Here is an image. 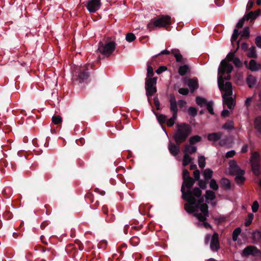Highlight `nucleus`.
Returning <instances> with one entry per match:
<instances>
[{
	"instance_id": "a18cd8bd",
	"label": "nucleus",
	"mask_w": 261,
	"mask_h": 261,
	"mask_svg": "<svg viewBox=\"0 0 261 261\" xmlns=\"http://www.w3.org/2000/svg\"><path fill=\"white\" fill-rule=\"evenodd\" d=\"M2 194L5 198H9L11 195V189L10 188H6L2 191Z\"/></svg>"
},
{
	"instance_id": "f704fd0d",
	"label": "nucleus",
	"mask_w": 261,
	"mask_h": 261,
	"mask_svg": "<svg viewBox=\"0 0 261 261\" xmlns=\"http://www.w3.org/2000/svg\"><path fill=\"white\" fill-rule=\"evenodd\" d=\"M254 126L255 129L261 133V116L256 117L255 119Z\"/></svg>"
},
{
	"instance_id": "ea45409f",
	"label": "nucleus",
	"mask_w": 261,
	"mask_h": 261,
	"mask_svg": "<svg viewBox=\"0 0 261 261\" xmlns=\"http://www.w3.org/2000/svg\"><path fill=\"white\" fill-rule=\"evenodd\" d=\"M177 115L172 114V116L167 121V125L168 127L172 126L175 123V121L176 120Z\"/></svg>"
},
{
	"instance_id": "79ce46f5",
	"label": "nucleus",
	"mask_w": 261,
	"mask_h": 261,
	"mask_svg": "<svg viewBox=\"0 0 261 261\" xmlns=\"http://www.w3.org/2000/svg\"><path fill=\"white\" fill-rule=\"evenodd\" d=\"M208 208L207 204L203 202L200 206V210L204 215H208Z\"/></svg>"
},
{
	"instance_id": "2eb2a0df",
	"label": "nucleus",
	"mask_w": 261,
	"mask_h": 261,
	"mask_svg": "<svg viewBox=\"0 0 261 261\" xmlns=\"http://www.w3.org/2000/svg\"><path fill=\"white\" fill-rule=\"evenodd\" d=\"M227 95L226 94H224L222 95L223 106L227 105L229 109H233L234 107V99L231 96H229V97H227Z\"/></svg>"
},
{
	"instance_id": "c85d7f7f",
	"label": "nucleus",
	"mask_w": 261,
	"mask_h": 261,
	"mask_svg": "<svg viewBox=\"0 0 261 261\" xmlns=\"http://www.w3.org/2000/svg\"><path fill=\"white\" fill-rule=\"evenodd\" d=\"M258 16V13H255L254 12L251 11L248 14H245L244 17L246 20L249 19L253 20L255 19Z\"/></svg>"
},
{
	"instance_id": "4be33fe9",
	"label": "nucleus",
	"mask_w": 261,
	"mask_h": 261,
	"mask_svg": "<svg viewBox=\"0 0 261 261\" xmlns=\"http://www.w3.org/2000/svg\"><path fill=\"white\" fill-rule=\"evenodd\" d=\"M225 91L226 94L227 96H231L232 94V85L230 82H226L224 83V90H222L221 91Z\"/></svg>"
},
{
	"instance_id": "774afa93",
	"label": "nucleus",
	"mask_w": 261,
	"mask_h": 261,
	"mask_svg": "<svg viewBox=\"0 0 261 261\" xmlns=\"http://www.w3.org/2000/svg\"><path fill=\"white\" fill-rule=\"evenodd\" d=\"M255 43L256 46L261 48V36H258L255 38Z\"/></svg>"
},
{
	"instance_id": "a19ab883",
	"label": "nucleus",
	"mask_w": 261,
	"mask_h": 261,
	"mask_svg": "<svg viewBox=\"0 0 261 261\" xmlns=\"http://www.w3.org/2000/svg\"><path fill=\"white\" fill-rule=\"evenodd\" d=\"M170 54V52L168 50H162L160 53L158 54V55H156L152 57V61L153 62H157V58L160 57L161 55H169Z\"/></svg>"
},
{
	"instance_id": "58836bf2",
	"label": "nucleus",
	"mask_w": 261,
	"mask_h": 261,
	"mask_svg": "<svg viewBox=\"0 0 261 261\" xmlns=\"http://www.w3.org/2000/svg\"><path fill=\"white\" fill-rule=\"evenodd\" d=\"M159 122L161 124H164L167 120V117L163 114H155Z\"/></svg>"
},
{
	"instance_id": "6e6552de",
	"label": "nucleus",
	"mask_w": 261,
	"mask_h": 261,
	"mask_svg": "<svg viewBox=\"0 0 261 261\" xmlns=\"http://www.w3.org/2000/svg\"><path fill=\"white\" fill-rule=\"evenodd\" d=\"M116 43L114 41H110L106 44L100 42L98 44V50L102 55L109 57L115 50Z\"/></svg>"
},
{
	"instance_id": "680f3d73",
	"label": "nucleus",
	"mask_w": 261,
	"mask_h": 261,
	"mask_svg": "<svg viewBox=\"0 0 261 261\" xmlns=\"http://www.w3.org/2000/svg\"><path fill=\"white\" fill-rule=\"evenodd\" d=\"M85 198L87 201L89 200L90 203H92L93 202V195L91 193H87L85 196Z\"/></svg>"
},
{
	"instance_id": "1a4fd4ad",
	"label": "nucleus",
	"mask_w": 261,
	"mask_h": 261,
	"mask_svg": "<svg viewBox=\"0 0 261 261\" xmlns=\"http://www.w3.org/2000/svg\"><path fill=\"white\" fill-rule=\"evenodd\" d=\"M230 166L231 167V172L236 174V181L237 183L238 184H243L245 180V178L243 176L245 171L241 169L234 161L230 162Z\"/></svg>"
},
{
	"instance_id": "052dcab7",
	"label": "nucleus",
	"mask_w": 261,
	"mask_h": 261,
	"mask_svg": "<svg viewBox=\"0 0 261 261\" xmlns=\"http://www.w3.org/2000/svg\"><path fill=\"white\" fill-rule=\"evenodd\" d=\"M179 93L184 95H187L189 94V90L188 88H181L178 90Z\"/></svg>"
},
{
	"instance_id": "13d9d810",
	"label": "nucleus",
	"mask_w": 261,
	"mask_h": 261,
	"mask_svg": "<svg viewBox=\"0 0 261 261\" xmlns=\"http://www.w3.org/2000/svg\"><path fill=\"white\" fill-rule=\"evenodd\" d=\"M193 176H194V178H193L195 180V182L196 181H198L200 179V171L199 170L196 169L194 171Z\"/></svg>"
},
{
	"instance_id": "b1692460",
	"label": "nucleus",
	"mask_w": 261,
	"mask_h": 261,
	"mask_svg": "<svg viewBox=\"0 0 261 261\" xmlns=\"http://www.w3.org/2000/svg\"><path fill=\"white\" fill-rule=\"evenodd\" d=\"M197 147L189 145H186L185 147V153L188 154H192L196 152Z\"/></svg>"
},
{
	"instance_id": "412c9836",
	"label": "nucleus",
	"mask_w": 261,
	"mask_h": 261,
	"mask_svg": "<svg viewBox=\"0 0 261 261\" xmlns=\"http://www.w3.org/2000/svg\"><path fill=\"white\" fill-rule=\"evenodd\" d=\"M154 62H153L152 60L150 62H148L147 63V78H152V77L154 75V72L153 70V68L152 67V65H153V63Z\"/></svg>"
},
{
	"instance_id": "5fc2aeb1",
	"label": "nucleus",
	"mask_w": 261,
	"mask_h": 261,
	"mask_svg": "<svg viewBox=\"0 0 261 261\" xmlns=\"http://www.w3.org/2000/svg\"><path fill=\"white\" fill-rule=\"evenodd\" d=\"M250 36L249 28V27H245L241 34V37L248 38Z\"/></svg>"
},
{
	"instance_id": "3c124183",
	"label": "nucleus",
	"mask_w": 261,
	"mask_h": 261,
	"mask_svg": "<svg viewBox=\"0 0 261 261\" xmlns=\"http://www.w3.org/2000/svg\"><path fill=\"white\" fill-rule=\"evenodd\" d=\"M136 37L133 33H128L126 35L125 39L128 42H132L136 39Z\"/></svg>"
},
{
	"instance_id": "4d7b16f0",
	"label": "nucleus",
	"mask_w": 261,
	"mask_h": 261,
	"mask_svg": "<svg viewBox=\"0 0 261 261\" xmlns=\"http://www.w3.org/2000/svg\"><path fill=\"white\" fill-rule=\"evenodd\" d=\"M248 219L245 223V224L246 226H249L251 224L252 221V220L253 219V218H254L253 214H249L248 215Z\"/></svg>"
},
{
	"instance_id": "49530a36",
	"label": "nucleus",
	"mask_w": 261,
	"mask_h": 261,
	"mask_svg": "<svg viewBox=\"0 0 261 261\" xmlns=\"http://www.w3.org/2000/svg\"><path fill=\"white\" fill-rule=\"evenodd\" d=\"M210 187L213 190L217 191L219 189V186L214 179H211L210 182Z\"/></svg>"
},
{
	"instance_id": "7ed1b4c3",
	"label": "nucleus",
	"mask_w": 261,
	"mask_h": 261,
	"mask_svg": "<svg viewBox=\"0 0 261 261\" xmlns=\"http://www.w3.org/2000/svg\"><path fill=\"white\" fill-rule=\"evenodd\" d=\"M195 182V180L192 177H189L188 179L183 180L181 187V192L182 193V198L192 195H194L197 197H199L201 196L202 191L200 188L198 187H195L192 189Z\"/></svg>"
},
{
	"instance_id": "7c9ffc66",
	"label": "nucleus",
	"mask_w": 261,
	"mask_h": 261,
	"mask_svg": "<svg viewBox=\"0 0 261 261\" xmlns=\"http://www.w3.org/2000/svg\"><path fill=\"white\" fill-rule=\"evenodd\" d=\"M233 122L231 120H228L226 123L222 126V128L226 130H231L234 128Z\"/></svg>"
},
{
	"instance_id": "bb28decb",
	"label": "nucleus",
	"mask_w": 261,
	"mask_h": 261,
	"mask_svg": "<svg viewBox=\"0 0 261 261\" xmlns=\"http://www.w3.org/2000/svg\"><path fill=\"white\" fill-rule=\"evenodd\" d=\"M246 82L248 84L249 87L251 88L255 85L256 80L254 76L252 75H249L247 77Z\"/></svg>"
},
{
	"instance_id": "864d4df0",
	"label": "nucleus",
	"mask_w": 261,
	"mask_h": 261,
	"mask_svg": "<svg viewBox=\"0 0 261 261\" xmlns=\"http://www.w3.org/2000/svg\"><path fill=\"white\" fill-rule=\"evenodd\" d=\"M52 122L55 124H59L61 123L62 119L61 117L59 115H54L51 119Z\"/></svg>"
},
{
	"instance_id": "a878e982",
	"label": "nucleus",
	"mask_w": 261,
	"mask_h": 261,
	"mask_svg": "<svg viewBox=\"0 0 261 261\" xmlns=\"http://www.w3.org/2000/svg\"><path fill=\"white\" fill-rule=\"evenodd\" d=\"M220 184L226 190H229L231 188L230 181L226 178H222L221 179Z\"/></svg>"
},
{
	"instance_id": "37998d69",
	"label": "nucleus",
	"mask_w": 261,
	"mask_h": 261,
	"mask_svg": "<svg viewBox=\"0 0 261 261\" xmlns=\"http://www.w3.org/2000/svg\"><path fill=\"white\" fill-rule=\"evenodd\" d=\"M239 34V30L237 29H235L233 30V34L231 38V42L232 45H233L234 42L237 40Z\"/></svg>"
},
{
	"instance_id": "473e14b6",
	"label": "nucleus",
	"mask_w": 261,
	"mask_h": 261,
	"mask_svg": "<svg viewBox=\"0 0 261 261\" xmlns=\"http://www.w3.org/2000/svg\"><path fill=\"white\" fill-rule=\"evenodd\" d=\"M196 103L200 107H203L205 105H207V103H208V102L205 98L200 96L196 97Z\"/></svg>"
},
{
	"instance_id": "a211bd4d",
	"label": "nucleus",
	"mask_w": 261,
	"mask_h": 261,
	"mask_svg": "<svg viewBox=\"0 0 261 261\" xmlns=\"http://www.w3.org/2000/svg\"><path fill=\"white\" fill-rule=\"evenodd\" d=\"M248 68L252 71H257L261 69V64H257L254 60H251L249 63Z\"/></svg>"
},
{
	"instance_id": "4468645a",
	"label": "nucleus",
	"mask_w": 261,
	"mask_h": 261,
	"mask_svg": "<svg viewBox=\"0 0 261 261\" xmlns=\"http://www.w3.org/2000/svg\"><path fill=\"white\" fill-rule=\"evenodd\" d=\"M170 110L172 113V114L177 115L178 108L177 102L175 96L173 94H171L170 96Z\"/></svg>"
},
{
	"instance_id": "c03bdc74",
	"label": "nucleus",
	"mask_w": 261,
	"mask_h": 261,
	"mask_svg": "<svg viewBox=\"0 0 261 261\" xmlns=\"http://www.w3.org/2000/svg\"><path fill=\"white\" fill-rule=\"evenodd\" d=\"M198 185L199 186L200 189L204 190L207 187V184L208 182L207 180H206L205 179L202 180L200 179L198 181Z\"/></svg>"
},
{
	"instance_id": "f8f14e48",
	"label": "nucleus",
	"mask_w": 261,
	"mask_h": 261,
	"mask_svg": "<svg viewBox=\"0 0 261 261\" xmlns=\"http://www.w3.org/2000/svg\"><path fill=\"white\" fill-rule=\"evenodd\" d=\"M259 253V251L256 247L249 245L243 250L242 255L243 256H248L249 255L256 256Z\"/></svg>"
},
{
	"instance_id": "c756f323",
	"label": "nucleus",
	"mask_w": 261,
	"mask_h": 261,
	"mask_svg": "<svg viewBox=\"0 0 261 261\" xmlns=\"http://www.w3.org/2000/svg\"><path fill=\"white\" fill-rule=\"evenodd\" d=\"M34 249L35 251H41L42 252H45L46 251L50 252L51 254H53V250L51 248H46L40 245H37L35 246Z\"/></svg>"
},
{
	"instance_id": "72a5a7b5",
	"label": "nucleus",
	"mask_w": 261,
	"mask_h": 261,
	"mask_svg": "<svg viewBox=\"0 0 261 261\" xmlns=\"http://www.w3.org/2000/svg\"><path fill=\"white\" fill-rule=\"evenodd\" d=\"M247 56L249 58H256L257 56L256 53L255 47L254 46H251L249 49Z\"/></svg>"
},
{
	"instance_id": "09e8293b",
	"label": "nucleus",
	"mask_w": 261,
	"mask_h": 261,
	"mask_svg": "<svg viewBox=\"0 0 261 261\" xmlns=\"http://www.w3.org/2000/svg\"><path fill=\"white\" fill-rule=\"evenodd\" d=\"M188 113L189 115L194 117L197 114V109L193 107H190L189 108L188 110Z\"/></svg>"
},
{
	"instance_id": "f03ea898",
	"label": "nucleus",
	"mask_w": 261,
	"mask_h": 261,
	"mask_svg": "<svg viewBox=\"0 0 261 261\" xmlns=\"http://www.w3.org/2000/svg\"><path fill=\"white\" fill-rule=\"evenodd\" d=\"M192 132L191 126L186 123H181L176 125L173 138L176 144L180 145L185 142Z\"/></svg>"
},
{
	"instance_id": "4c0bfd02",
	"label": "nucleus",
	"mask_w": 261,
	"mask_h": 261,
	"mask_svg": "<svg viewBox=\"0 0 261 261\" xmlns=\"http://www.w3.org/2000/svg\"><path fill=\"white\" fill-rule=\"evenodd\" d=\"M241 232V229L240 227H238L233 230L232 234V238L233 241H236L238 240V236L240 235Z\"/></svg>"
},
{
	"instance_id": "c9c22d12",
	"label": "nucleus",
	"mask_w": 261,
	"mask_h": 261,
	"mask_svg": "<svg viewBox=\"0 0 261 261\" xmlns=\"http://www.w3.org/2000/svg\"><path fill=\"white\" fill-rule=\"evenodd\" d=\"M205 198L207 200H213L216 198L215 193L211 190H207L205 192Z\"/></svg>"
},
{
	"instance_id": "9b49d317",
	"label": "nucleus",
	"mask_w": 261,
	"mask_h": 261,
	"mask_svg": "<svg viewBox=\"0 0 261 261\" xmlns=\"http://www.w3.org/2000/svg\"><path fill=\"white\" fill-rule=\"evenodd\" d=\"M100 6V0H89L86 8L89 12L94 13L99 9Z\"/></svg>"
},
{
	"instance_id": "0e129e2a",
	"label": "nucleus",
	"mask_w": 261,
	"mask_h": 261,
	"mask_svg": "<svg viewBox=\"0 0 261 261\" xmlns=\"http://www.w3.org/2000/svg\"><path fill=\"white\" fill-rule=\"evenodd\" d=\"M259 204L257 201H255L253 203L252 206V211L253 213H256L258 210Z\"/></svg>"
},
{
	"instance_id": "f3484780",
	"label": "nucleus",
	"mask_w": 261,
	"mask_h": 261,
	"mask_svg": "<svg viewBox=\"0 0 261 261\" xmlns=\"http://www.w3.org/2000/svg\"><path fill=\"white\" fill-rule=\"evenodd\" d=\"M179 145H175V144L170 142L168 145V149L170 153L173 156L177 155L179 152Z\"/></svg>"
},
{
	"instance_id": "69168bd1",
	"label": "nucleus",
	"mask_w": 261,
	"mask_h": 261,
	"mask_svg": "<svg viewBox=\"0 0 261 261\" xmlns=\"http://www.w3.org/2000/svg\"><path fill=\"white\" fill-rule=\"evenodd\" d=\"M189 177H191L190 176V173L186 169H184L182 172V179H188Z\"/></svg>"
},
{
	"instance_id": "0eeeda50",
	"label": "nucleus",
	"mask_w": 261,
	"mask_h": 261,
	"mask_svg": "<svg viewBox=\"0 0 261 261\" xmlns=\"http://www.w3.org/2000/svg\"><path fill=\"white\" fill-rule=\"evenodd\" d=\"M157 77L145 78V89L146 91V95L147 97L148 101L151 103L150 97L153 95L157 91L156 89Z\"/></svg>"
},
{
	"instance_id": "5701e85b",
	"label": "nucleus",
	"mask_w": 261,
	"mask_h": 261,
	"mask_svg": "<svg viewBox=\"0 0 261 261\" xmlns=\"http://www.w3.org/2000/svg\"><path fill=\"white\" fill-rule=\"evenodd\" d=\"M240 42V40H238V42H237V47L236 50H234V53L230 52L229 53H228L227 54V55L226 56V58L225 59L227 60L228 61H233V60L235 58L234 54L236 52H237V51L239 48ZM226 61L227 62V60H226Z\"/></svg>"
},
{
	"instance_id": "dca6fc26",
	"label": "nucleus",
	"mask_w": 261,
	"mask_h": 261,
	"mask_svg": "<svg viewBox=\"0 0 261 261\" xmlns=\"http://www.w3.org/2000/svg\"><path fill=\"white\" fill-rule=\"evenodd\" d=\"M187 84L190 89L191 93L198 88V80L196 78L189 79L187 80Z\"/></svg>"
},
{
	"instance_id": "338daca9",
	"label": "nucleus",
	"mask_w": 261,
	"mask_h": 261,
	"mask_svg": "<svg viewBox=\"0 0 261 261\" xmlns=\"http://www.w3.org/2000/svg\"><path fill=\"white\" fill-rule=\"evenodd\" d=\"M153 101H154V105L155 106V107L156 108V109L158 110H160L161 109L160 103L159 100V99H158L157 96L154 97V98H153Z\"/></svg>"
},
{
	"instance_id": "aec40b11",
	"label": "nucleus",
	"mask_w": 261,
	"mask_h": 261,
	"mask_svg": "<svg viewBox=\"0 0 261 261\" xmlns=\"http://www.w3.org/2000/svg\"><path fill=\"white\" fill-rule=\"evenodd\" d=\"M222 135V134L221 132L209 134L207 136V139L210 141L216 142L221 139Z\"/></svg>"
},
{
	"instance_id": "6ab92c4d",
	"label": "nucleus",
	"mask_w": 261,
	"mask_h": 261,
	"mask_svg": "<svg viewBox=\"0 0 261 261\" xmlns=\"http://www.w3.org/2000/svg\"><path fill=\"white\" fill-rule=\"evenodd\" d=\"M171 53L174 55L176 59V61L177 62H179L181 64L185 63V62L184 60L183 57L182 55L180 53L179 49H173L171 50Z\"/></svg>"
},
{
	"instance_id": "2f4dec72",
	"label": "nucleus",
	"mask_w": 261,
	"mask_h": 261,
	"mask_svg": "<svg viewBox=\"0 0 261 261\" xmlns=\"http://www.w3.org/2000/svg\"><path fill=\"white\" fill-rule=\"evenodd\" d=\"M189 70V66L188 65H184L180 66L178 68V73L181 76L185 75Z\"/></svg>"
},
{
	"instance_id": "e433bc0d",
	"label": "nucleus",
	"mask_w": 261,
	"mask_h": 261,
	"mask_svg": "<svg viewBox=\"0 0 261 261\" xmlns=\"http://www.w3.org/2000/svg\"><path fill=\"white\" fill-rule=\"evenodd\" d=\"M192 161V158L189 154L185 153L183 158L182 165L184 166H187Z\"/></svg>"
},
{
	"instance_id": "f257e3e1",
	"label": "nucleus",
	"mask_w": 261,
	"mask_h": 261,
	"mask_svg": "<svg viewBox=\"0 0 261 261\" xmlns=\"http://www.w3.org/2000/svg\"><path fill=\"white\" fill-rule=\"evenodd\" d=\"M232 70V65L228 63L226 61V59L221 61L218 71V84L220 90H224V80L229 81L230 80V73Z\"/></svg>"
},
{
	"instance_id": "de8ad7c7",
	"label": "nucleus",
	"mask_w": 261,
	"mask_h": 261,
	"mask_svg": "<svg viewBox=\"0 0 261 261\" xmlns=\"http://www.w3.org/2000/svg\"><path fill=\"white\" fill-rule=\"evenodd\" d=\"M194 215L200 221L204 222L206 220V217L208 215H204L203 214L195 213Z\"/></svg>"
},
{
	"instance_id": "20e7f679",
	"label": "nucleus",
	"mask_w": 261,
	"mask_h": 261,
	"mask_svg": "<svg viewBox=\"0 0 261 261\" xmlns=\"http://www.w3.org/2000/svg\"><path fill=\"white\" fill-rule=\"evenodd\" d=\"M183 199L187 202V203L185 204V209L190 214L197 213L204 201V197L202 195L197 197L196 196L192 195L183 198Z\"/></svg>"
},
{
	"instance_id": "423d86ee",
	"label": "nucleus",
	"mask_w": 261,
	"mask_h": 261,
	"mask_svg": "<svg viewBox=\"0 0 261 261\" xmlns=\"http://www.w3.org/2000/svg\"><path fill=\"white\" fill-rule=\"evenodd\" d=\"M93 68V64H87L84 66L77 68L73 74V76L76 80H79L80 83L85 82L90 76V69Z\"/></svg>"
},
{
	"instance_id": "ddd939ff",
	"label": "nucleus",
	"mask_w": 261,
	"mask_h": 261,
	"mask_svg": "<svg viewBox=\"0 0 261 261\" xmlns=\"http://www.w3.org/2000/svg\"><path fill=\"white\" fill-rule=\"evenodd\" d=\"M210 247L213 251H217L220 248L219 235L215 232L212 237Z\"/></svg>"
},
{
	"instance_id": "39448f33",
	"label": "nucleus",
	"mask_w": 261,
	"mask_h": 261,
	"mask_svg": "<svg viewBox=\"0 0 261 261\" xmlns=\"http://www.w3.org/2000/svg\"><path fill=\"white\" fill-rule=\"evenodd\" d=\"M171 24V17L168 15H163L155 20L152 19H151L150 21L147 24V28L149 32L154 30L155 28H166L167 30V27Z\"/></svg>"
},
{
	"instance_id": "393cba45",
	"label": "nucleus",
	"mask_w": 261,
	"mask_h": 261,
	"mask_svg": "<svg viewBox=\"0 0 261 261\" xmlns=\"http://www.w3.org/2000/svg\"><path fill=\"white\" fill-rule=\"evenodd\" d=\"M202 140V138L200 136L195 135L192 136L189 139V144L190 145H194L196 143L200 142Z\"/></svg>"
},
{
	"instance_id": "6e6d98bb",
	"label": "nucleus",
	"mask_w": 261,
	"mask_h": 261,
	"mask_svg": "<svg viewBox=\"0 0 261 261\" xmlns=\"http://www.w3.org/2000/svg\"><path fill=\"white\" fill-rule=\"evenodd\" d=\"M213 105V102L212 101L208 102V103H207V105H206L207 111L212 115L214 114Z\"/></svg>"
},
{
	"instance_id": "9d476101",
	"label": "nucleus",
	"mask_w": 261,
	"mask_h": 261,
	"mask_svg": "<svg viewBox=\"0 0 261 261\" xmlns=\"http://www.w3.org/2000/svg\"><path fill=\"white\" fill-rule=\"evenodd\" d=\"M250 163L252 172L256 175L260 173V155L258 153L255 152L250 158Z\"/></svg>"
},
{
	"instance_id": "bf43d9fd",
	"label": "nucleus",
	"mask_w": 261,
	"mask_h": 261,
	"mask_svg": "<svg viewBox=\"0 0 261 261\" xmlns=\"http://www.w3.org/2000/svg\"><path fill=\"white\" fill-rule=\"evenodd\" d=\"M98 248L105 249L107 246V242L103 240L100 241L97 245Z\"/></svg>"
},
{
	"instance_id": "603ef678",
	"label": "nucleus",
	"mask_w": 261,
	"mask_h": 261,
	"mask_svg": "<svg viewBox=\"0 0 261 261\" xmlns=\"http://www.w3.org/2000/svg\"><path fill=\"white\" fill-rule=\"evenodd\" d=\"M130 243L133 246H136L140 243V239L138 237L134 236L130 239Z\"/></svg>"
},
{
	"instance_id": "8fccbe9b",
	"label": "nucleus",
	"mask_w": 261,
	"mask_h": 261,
	"mask_svg": "<svg viewBox=\"0 0 261 261\" xmlns=\"http://www.w3.org/2000/svg\"><path fill=\"white\" fill-rule=\"evenodd\" d=\"M198 165L200 168H203L205 166V159L203 155L198 158Z\"/></svg>"
},
{
	"instance_id": "e2e57ef3",
	"label": "nucleus",
	"mask_w": 261,
	"mask_h": 261,
	"mask_svg": "<svg viewBox=\"0 0 261 261\" xmlns=\"http://www.w3.org/2000/svg\"><path fill=\"white\" fill-rule=\"evenodd\" d=\"M232 62L237 67L239 68L242 66V62L240 59L238 58H235Z\"/></svg>"
},
{
	"instance_id": "cd10ccee",
	"label": "nucleus",
	"mask_w": 261,
	"mask_h": 261,
	"mask_svg": "<svg viewBox=\"0 0 261 261\" xmlns=\"http://www.w3.org/2000/svg\"><path fill=\"white\" fill-rule=\"evenodd\" d=\"M213 172L211 169H210L209 168L206 169L203 171V174L204 179H205L206 180H207L208 181H209L210 179H211V178L213 175Z\"/></svg>"
}]
</instances>
